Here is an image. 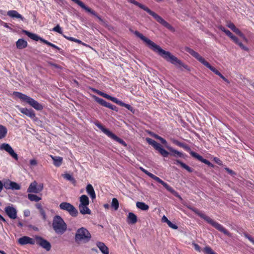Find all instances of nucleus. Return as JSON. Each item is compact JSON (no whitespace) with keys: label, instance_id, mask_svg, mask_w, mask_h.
<instances>
[{"label":"nucleus","instance_id":"obj_24","mask_svg":"<svg viewBox=\"0 0 254 254\" xmlns=\"http://www.w3.org/2000/svg\"><path fill=\"white\" fill-rule=\"evenodd\" d=\"M127 221L128 224H134L137 222V217L133 213L129 212Z\"/></svg>","mask_w":254,"mask_h":254},{"label":"nucleus","instance_id":"obj_42","mask_svg":"<svg viewBox=\"0 0 254 254\" xmlns=\"http://www.w3.org/2000/svg\"><path fill=\"white\" fill-rule=\"evenodd\" d=\"M52 30L53 31L57 32L61 34H63L62 28L60 27L59 25H57L56 26L53 28Z\"/></svg>","mask_w":254,"mask_h":254},{"label":"nucleus","instance_id":"obj_60","mask_svg":"<svg viewBox=\"0 0 254 254\" xmlns=\"http://www.w3.org/2000/svg\"><path fill=\"white\" fill-rule=\"evenodd\" d=\"M162 222H166L168 224V223L169 222V221H170V220H169L168 219V218L165 216H163L162 218Z\"/></svg>","mask_w":254,"mask_h":254},{"label":"nucleus","instance_id":"obj_17","mask_svg":"<svg viewBox=\"0 0 254 254\" xmlns=\"http://www.w3.org/2000/svg\"><path fill=\"white\" fill-rule=\"evenodd\" d=\"M186 51L204 65L205 66L208 63V62L206 61L202 57H201L198 53L194 51L193 50L187 47L186 48Z\"/></svg>","mask_w":254,"mask_h":254},{"label":"nucleus","instance_id":"obj_26","mask_svg":"<svg viewBox=\"0 0 254 254\" xmlns=\"http://www.w3.org/2000/svg\"><path fill=\"white\" fill-rule=\"evenodd\" d=\"M53 160V164L56 167H60L63 162V158L60 156H54L50 155Z\"/></svg>","mask_w":254,"mask_h":254},{"label":"nucleus","instance_id":"obj_46","mask_svg":"<svg viewBox=\"0 0 254 254\" xmlns=\"http://www.w3.org/2000/svg\"><path fill=\"white\" fill-rule=\"evenodd\" d=\"M242 50H244V51H249V48L245 46L242 42H240L238 44H237Z\"/></svg>","mask_w":254,"mask_h":254},{"label":"nucleus","instance_id":"obj_47","mask_svg":"<svg viewBox=\"0 0 254 254\" xmlns=\"http://www.w3.org/2000/svg\"><path fill=\"white\" fill-rule=\"evenodd\" d=\"M39 212L40 213V215L42 216V218L44 220H46L47 219V216L46 215V213L44 209H41L39 211Z\"/></svg>","mask_w":254,"mask_h":254},{"label":"nucleus","instance_id":"obj_20","mask_svg":"<svg viewBox=\"0 0 254 254\" xmlns=\"http://www.w3.org/2000/svg\"><path fill=\"white\" fill-rule=\"evenodd\" d=\"M18 242L21 245L26 244L34 245L35 244V239H33L27 236H23L20 238Z\"/></svg>","mask_w":254,"mask_h":254},{"label":"nucleus","instance_id":"obj_9","mask_svg":"<svg viewBox=\"0 0 254 254\" xmlns=\"http://www.w3.org/2000/svg\"><path fill=\"white\" fill-rule=\"evenodd\" d=\"M95 125L102 130L105 134H106L109 137L114 139V140L118 142L120 144H122L124 146H127V144L122 139L118 137L116 135L108 129L105 128L99 123H96Z\"/></svg>","mask_w":254,"mask_h":254},{"label":"nucleus","instance_id":"obj_45","mask_svg":"<svg viewBox=\"0 0 254 254\" xmlns=\"http://www.w3.org/2000/svg\"><path fill=\"white\" fill-rule=\"evenodd\" d=\"M204 252L206 254H211V253H212L213 251L212 250V249L210 247L206 246L204 249Z\"/></svg>","mask_w":254,"mask_h":254},{"label":"nucleus","instance_id":"obj_21","mask_svg":"<svg viewBox=\"0 0 254 254\" xmlns=\"http://www.w3.org/2000/svg\"><path fill=\"white\" fill-rule=\"evenodd\" d=\"M23 32L28 37L34 41H38L40 40L43 43V41L45 40V39L39 37L37 34L31 33L26 30H23Z\"/></svg>","mask_w":254,"mask_h":254},{"label":"nucleus","instance_id":"obj_7","mask_svg":"<svg viewBox=\"0 0 254 254\" xmlns=\"http://www.w3.org/2000/svg\"><path fill=\"white\" fill-rule=\"evenodd\" d=\"M91 238V235L89 231L84 227H81L76 231L75 235V241L79 244L80 243H87Z\"/></svg>","mask_w":254,"mask_h":254},{"label":"nucleus","instance_id":"obj_58","mask_svg":"<svg viewBox=\"0 0 254 254\" xmlns=\"http://www.w3.org/2000/svg\"><path fill=\"white\" fill-rule=\"evenodd\" d=\"M225 170L228 172V173L229 174H231L232 175H233L235 174V172L233 170L230 169L228 168H226Z\"/></svg>","mask_w":254,"mask_h":254},{"label":"nucleus","instance_id":"obj_51","mask_svg":"<svg viewBox=\"0 0 254 254\" xmlns=\"http://www.w3.org/2000/svg\"><path fill=\"white\" fill-rule=\"evenodd\" d=\"M236 44H238L240 41L239 40V39L235 36V35H233L231 38Z\"/></svg>","mask_w":254,"mask_h":254},{"label":"nucleus","instance_id":"obj_59","mask_svg":"<svg viewBox=\"0 0 254 254\" xmlns=\"http://www.w3.org/2000/svg\"><path fill=\"white\" fill-rule=\"evenodd\" d=\"M225 33L230 38L234 35L229 30H227Z\"/></svg>","mask_w":254,"mask_h":254},{"label":"nucleus","instance_id":"obj_61","mask_svg":"<svg viewBox=\"0 0 254 254\" xmlns=\"http://www.w3.org/2000/svg\"><path fill=\"white\" fill-rule=\"evenodd\" d=\"M36 207L39 210V211H40L41 209H43V207H42V206L40 203L36 204Z\"/></svg>","mask_w":254,"mask_h":254},{"label":"nucleus","instance_id":"obj_11","mask_svg":"<svg viewBox=\"0 0 254 254\" xmlns=\"http://www.w3.org/2000/svg\"><path fill=\"white\" fill-rule=\"evenodd\" d=\"M146 140L150 145H151L163 157H167L168 156L169 153L163 149L159 143L150 138H146Z\"/></svg>","mask_w":254,"mask_h":254},{"label":"nucleus","instance_id":"obj_53","mask_svg":"<svg viewBox=\"0 0 254 254\" xmlns=\"http://www.w3.org/2000/svg\"><path fill=\"white\" fill-rule=\"evenodd\" d=\"M193 245L194 246V249L196 251L199 252H200L201 251V248L198 245H197L196 244H193Z\"/></svg>","mask_w":254,"mask_h":254},{"label":"nucleus","instance_id":"obj_33","mask_svg":"<svg viewBox=\"0 0 254 254\" xmlns=\"http://www.w3.org/2000/svg\"><path fill=\"white\" fill-rule=\"evenodd\" d=\"M7 132V128L3 126L0 125V139L4 138Z\"/></svg>","mask_w":254,"mask_h":254},{"label":"nucleus","instance_id":"obj_5","mask_svg":"<svg viewBox=\"0 0 254 254\" xmlns=\"http://www.w3.org/2000/svg\"><path fill=\"white\" fill-rule=\"evenodd\" d=\"M173 143H175L176 145L183 148L185 150L188 151L193 157L197 159L199 161L207 165L209 167H214V165L210 162H209L208 160L205 159L203 158V157L201 156H200L197 153L192 151L189 146L183 143L179 142L177 140H174Z\"/></svg>","mask_w":254,"mask_h":254},{"label":"nucleus","instance_id":"obj_50","mask_svg":"<svg viewBox=\"0 0 254 254\" xmlns=\"http://www.w3.org/2000/svg\"><path fill=\"white\" fill-rule=\"evenodd\" d=\"M227 26L230 28L232 31L236 27L234 24L231 22H229L227 23Z\"/></svg>","mask_w":254,"mask_h":254},{"label":"nucleus","instance_id":"obj_35","mask_svg":"<svg viewBox=\"0 0 254 254\" xmlns=\"http://www.w3.org/2000/svg\"><path fill=\"white\" fill-rule=\"evenodd\" d=\"M111 207L114 210L117 211L119 207V203L116 198H113L111 202Z\"/></svg>","mask_w":254,"mask_h":254},{"label":"nucleus","instance_id":"obj_31","mask_svg":"<svg viewBox=\"0 0 254 254\" xmlns=\"http://www.w3.org/2000/svg\"><path fill=\"white\" fill-rule=\"evenodd\" d=\"M167 148L171 152V153L170 154L171 155H172L173 156H179L180 157H183V154L182 152H180L177 150H175L173 149L171 147H167Z\"/></svg>","mask_w":254,"mask_h":254},{"label":"nucleus","instance_id":"obj_52","mask_svg":"<svg viewBox=\"0 0 254 254\" xmlns=\"http://www.w3.org/2000/svg\"><path fill=\"white\" fill-rule=\"evenodd\" d=\"M158 140H160L163 144L165 145L166 146V147H167L166 146L167 142L165 139L160 136Z\"/></svg>","mask_w":254,"mask_h":254},{"label":"nucleus","instance_id":"obj_49","mask_svg":"<svg viewBox=\"0 0 254 254\" xmlns=\"http://www.w3.org/2000/svg\"><path fill=\"white\" fill-rule=\"evenodd\" d=\"M168 225L171 228L173 229H175V230H176L178 229V226L175 224H173V223H172L170 221H169V222L168 223Z\"/></svg>","mask_w":254,"mask_h":254},{"label":"nucleus","instance_id":"obj_14","mask_svg":"<svg viewBox=\"0 0 254 254\" xmlns=\"http://www.w3.org/2000/svg\"><path fill=\"white\" fill-rule=\"evenodd\" d=\"M0 150L5 151L15 160H18V157L17 154L14 152L9 144L6 143H2L0 145Z\"/></svg>","mask_w":254,"mask_h":254},{"label":"nucleus","instance_id":"obj_39","mask_svg":"<svg viewBox=\"0 0 254 254\" xmlns=\"http://www.w3.org/2000/svg\"><path fill=\"white\" fill-rule=\"evenodd\" d=\"M94 98L95 100L97 102H98L99 104H100L102 106L105 107V106L106 105V103L107 102L105 100H104V99H103L102 98H99L98 97H96V96H94Z\"/></svg>","mask_w":254,"mask_h":254},{"label":"nucleus","instance_id":"obj_2","mask_svg":"<svg viewBox=\"0 0 254 254\" xmlns=\"http://www.w3.org/2000/svg\"><path fill=\"white\" fill-rule=\"evenodd\" d=\"M127 0L129 2L138 6L140 8L146 11L150 15H151L158 22L162 24L163 26H164L169 30L172 31H174L175 30L174 28L169 23L166 21L164 19H163L161 16L157 14L155 12L151 11L150 9H149L144 5L138 2V1L135 0Z\"/></svg>","mask_w":254,"mask_h":254},{"label":"nucleus","instance_id":"obj_4","mask_svg":"<svg viewBox=\"0 0 254 254\" xmlns=\"http://www.w3.org/2000/svg\"><path fill=\"white\" fill-rule=\"evenodd\" d=\"M13 95L20 99L21 101L29 104L31 106L38 111H41L43 109V106L41 104L26 95L19 92H14Z\"/></svg>","mask_w":254,"mask_h":254},{"label":"nucleus","instance_id":"obj_13","mask_svg":"<svg viewBox=\"0 0 254 254\" xmlns=\"http://www.w3.org/2000/svg\"><path fill=\"white\" fill-rule=\"evenodd\" d=\"M43 184H38L36 181L31 183L27 189V192L29 193H38L43 190Z\"/></svg>","mask_w":254,"mask_h":254},{"label":"nucleus","instance_id":"obj_43","mask_svg":"<svg viewBox=\"0 0 254 254\" xmlns=\"http://www.w3.org/2000/svg\"><path fill=\"white\" fill-rule=\"evenodd\" d=\"M11 182H12L9 180H7L5 182H4V183L3 184V187H4L7 190H10V183Z\"/></svg>","mask_w":254,"mask_h":254},{"label":"nucleus","instance_id":"obj_56","mask_svg":"<svg viewBox=\"0 0 254 254\" xmlns=\"http://www.w3.org/2000/svg\"><path fill=\"white\" fill-rule=\"evenodd\" d=\"M93 91H95L96 93H97L98 95H100V96H104V94L105 93L102 92V91H100L99 90H98L97 89H93Z\"/></svg>","mask_w":254,"mask_h":254},{"label":"nucleus","instance_id":"obj_16","mask_svg":"<svg viewBox=\"0 0 254 254\" xmlns=\"http://www.w3.org/2000/svg\"><path fill=\"white\" fill-rule=\"evenodd\" d=\"M186 51L204 65L205 66L208 63V62L206 61L202 57H201L198 53L194 51L193 50L187 47L186 48Z\"/></svg>","mask_w":254,"mask_h":254},{"label":"nucleus","instance_id":"obj_27","mask_svg":"<svg viewBox=\"0 0 254 254\" xmlns=\"http://www.w3.org/2000/svg\"><path fill=\"white\" fill-rule=\"evenodd\" d=\"M174 163L177 165H180L183 168L186 169L188 172L190 173L193 172V169L191 168L179 160H176Z\"/></svg>","mask_w":254,"mask_h":254},{"label":"nucleus","instance_id":"obj_32","mask_svg":"<svg viewBox=\"0 0 254 254\" xmlns=\"http://www.w3.org/2000/svg\"><path fill=\"white\" fill-rule=\"evenodd\" d=\"M136 207L142 210H147L149 209V206L142 202H137L136 203Z\"/></svg>","mask_w":254,"mask_h":254},{"label":"nucleus","instance_id":"obj_34","mask_svg":"<svg viewBox=\"0 0 254 254\" xmlns=\"http://www.w3.org/2000/svg\"><path fill=\"white\" fill-rule=\"evenodd\" d=\"M28 199L31 201L38 202L41 199V198L36 194L29 193L28 194Z\"/></svg>","mask_w":254,"mask_h":254},{"label":"nucleus","instance_id":"obj_36","mask_svg":"<svg viewBox=\"0 0 254 254\" xmlns=\"http://www.w3.org/2000/svg\"><path fill=\"white\" fill-rule=\"evenodd\" d=\"M117 104L120 105L121 106L124 107L126 108L128 110H129L131 112H132L133 110V108L130 105L126 104V103H124L123 102H122V101H120L119 100L118 101Z\"/></svg>","mask_w":254,"mask_h":254},{"label":"nucleus","instance_id":"obj_55","mask_svg":"<svg viewBox=\"0 0 254 254\" xmlns=\"http://www.w3.org/2000/svg\"><path fill=\"white\" fill-rule=\"evenodd\" d=\"M30 164L32 166H36L37 164V161L35 159H31L30 160Z\"/></svg>","mask_w":254,"mask_h":254},{"label":"nucleus","instance_id":"obj_40","mask_svg":"<svg viewBox=\"0 0 254 254\" xmlns=\"http://www.w3.org/2000/svg\"><path fill=\"white\" fill-rule=\"evenodd\" d=\"M103 97H104L106 99H109L116 104H117L118 101L119 100L117 98L114 97H112L110 95H109L107 94H106V93L104 94Z\"/></svg>","mask_w":254,"mask_h":254},{"label":"nucleus","instance_id":"obj_62","mask_svg":"<svg viewBox=\"0 0 254 254\" xmlns=\"http://www.w3.org/2000/svg\"><path fill=\"white\" fill-rule=\"evenodd\" d=\"M1 24L5 28H8V29H11V28L8 25L7 23H5V22H1Z\"/></svg>","mask_w":254,"mask_h":254},{"label":"nucleus","instance_id":"obj_23","mask_svg":"<svg viewBox=\"0 0 254 254\" xmlns=\"http://www.w3.org/2000/svg\"><path fill=\"white\" fill-rule=\"evenodd\" d=\"M87 193L90 195L92 199L96 198V194L91 184H88L86 187Z\"/></svg>","mask_w":254,"mask_h":254},{"label":"nucleus","instance_id":"obj_19","mask_svg":"<svg viewBox=\"0 0 254 254\" xmlns=\"http://www.w3.org/2000/svg\"><path fill=\"white\" fill-rule=\"evenodd\" d=\"M19 111L22 114L25 115L32 119L35 118V114L33 110L31 109H27L26 108L17 107Z\"/></svg>","mask_w":254,"mask_h":254},{"label":"nucleus","instance_id":"obj_38","mask_svg":"<svg viewBox=\"0 0 254 254\" xmlns=\"http://www.w3.org/2000/svg\"><path fill=\"white\" fill-rule=\"evenodd\" d=\"M206 67H207V68H208L210 70H211L212 71H213V72H214L216 74H217V75L220 74V72L218 70H217L216 68H215L214 67H213L212 66H211L209 64V63H208L206 65H205Z\"/></svg>","mask_w":254,"mask_h":254},{"label":"nucleus","instance_id":"obj_37","mask_svg":"<svg viewBox=\"0 0 254 254\" xmlns=\"http://www.w3.org/2000/svg\"><path fill=\"white\" fill-rule=\"evenodd\" d=\"M10 189L12 190H19L20 189V186L16 183L12 182L10 183Z\"/></svg>","mask_w":254,"mask_h":254},{"label":"nucleus","instance_id":"obj_1","mask_svg":"<svg viewBox=\"0 0 254 254\" xmlns=\"http://www.w3.org/2000/svg\"><path fill=\"white\" fill-rule=\"evenodd\" d=\"M133 33L145 42L150 49L154 52L158 53L167 62H169L175 65L183 66L186 69L188 68V66L187 65L184 64L181 60H179L177 57L171 54L170 52L164 50L159 46L144 36L138 31H135L133 32Z\"/></svg>","mask_w":254,"mask_h":254},{"label":"nucleus","instance_id":"obj_15","mask_svg":"<svg viewBox=\"0 0 254 254\" xmlns=\"http://www.w3.org/2000/svg\"><path fill=\"white\" fill-rule=\"evenodd\" d=\"M74 2L76 3L77 4H78L79 6H80L82 8H83V9L86 10L87 12H88L91 13V14L93 15L94 16H96L100 21H102V18L100 16H99L94 10H92L91 8L87 6L81 0H75Z\"/></svg>","mask_w":254,"mask_h":254},{"label":"nucleus","instance_id":"obj_41","mask_svg":"<svg viewBox=\"0 0 254 254\" xmlns=\"http://www.w3.org/2000/svg\"><path fill=\"white\" fill-rule=\"evenodd\" d=\"M43 43L49 46L52 47L53 48H55L56 49H57L58 50H60V48L57 46L56 45L53 44L52 43H50V42L48 41L47 40H45V41H43Z\"/></svg>","mask_w":254,"mask_h":254},{"label":"nucleus","instance_id":"obj_25","mask_svg":"<svg viewBox=\"0 0 254 254\" xmlns=\"http://www.w3.org/2000/svg\"><path fill=\"white\" fill-rule=\"evenodd\" d=\"M97 246L103 254H109V249L107 246L102 242H98Z\"/></svg>","mask_w":254,"mask_h":254},{"label":"nucleus","instance_id":"obj_64","mask_svg":"<svg viewBox=\"0 0 254 254\" xmlns=\"http://www.w3.org/2000/svg\"><path fill=\"white\" fill-rule=\"evenodd\" d=\"M30 211L29 210H26L24 211V215L26 217L29 216Z\"/></svg>","mask_w":254,"mask_h":254},{"label":"nucleus","instance_id":"obj_12","mask_svg":"<svg viewBox=\"0 0 254 254\" xmlns=\"http://www.w3.org/2000/svg\"><path fill=\"white\" fill-rule=\"evenodd\" d=\"M35 243L45 249L47 251H49L51 250V245L50 243L46 240L38 236H35Z\"/></svg>","mask_w":254,"mask_h":254},{"label":"nucleus","instance_id":"obj_10","mask_svg":"<svg viewBox=\"0 0 254 254\" xmlns=\"http://www.w3.org/2000/svg\"><path fill=\"white\" fill-rule=\"evenodd\" d=\"M59 207L61 210L67 211L72 217H76L78 214V210L75 207L68 202H62Z\"/></svg>","mask_w":254,"mask_h":254},{"label":"nucleus","instance_id":"obj_44","mask_svg":"<svg viewBox=\"0 0 254 254\" xmlns=\"http://www.w3.org/2000/svg\"><path fill=\"white\" fill-rule=\"evenodd\" d=\"M204 252L206 254H211V253H212L213 251L212 250V249L210 247L206 246L204 249Z\"/></svg>","mask_w":254,"mask_h":254},{"label":"nucleus","instance_id":"obj_54","mask_svg":"<svg viewBox=\"0 0 254 254\" xmlns=\"http://www.w3.org/2000/svg\"><path fill=\"white\" fill-rule=\"evenodd\" d=\"M246 237L254 245V239L251 236L246 235Z\"/></svg>","mask_w":254,"mask_h":254},{"label":"nucleus","instance_id":"obj_63","mask_svg":"<svg viewBox=\"0 0 254 254\" xmlns=\"http://www.w3.org/2000/svg\"><path fill=\"white\" fill-rule=\"evenodd\" d=\"M214 160L215 161V162L216 163H217L218 164H219V165L221 164V161H220V160L219 158H218L217 157H215L214 158Z\"/></svg>","mask_w":254,"mask_h":254},{"label":"nucleus","instance_id":"obj_6","mask_svg":"<svg viewBox=\"0 0 254 254\" xmlns=\"http://www.w3.org/2000/svg\"><path fill=\"white\" fill-rule=\"evenodd\" d=\"M52 226L55 232L58 234H63L67 229L66 223L63 219L59 215H56L54 217Z\"/></svg>","mask_w":254,"mask_h":254},{"label":"nucleus","instance_id":"obj_57","mask_svg":"<svg viewBox=\"0 0 254 254\" xmlns=\"http://www.w3.org/2000/svg\"><path fill=\"white\" fill-rule=\"evenodd\" d=\"M63 36H64L65 38H66V39H67V40H69V41H73V42H74V40H75V38H73V37L66 36H65V35H63Z\"/></svg>","mask_w":254,"mask_h":254},{"label":"nucleus","instance_id":"obj_28","mask_svg":"<svg viewBox=\"0 0 254 254\" xmlns=\"http://www.w3.org/2000/svg\"><path fill=\"white\" fill-rule=\"evenodd\" d=\"M80 212L83 215L90 214L91 211L88 207V205H79Z\"/></svg>","mask_w":254,"mask_h":254},{"label":"nucleus","instance_id":"obj_22","mask_svg":"<svg viewBox=\"0 0 254 254\" xmlns=\"http://www.w3.org/2000/svg\"><path fill=\"white\" fill-rule=\"evenodd\" d=\"M7 14L10 17L19 18L22 21L24 19V18L16 10H9L7 11Z\"/></svg>","mask_w":254,"mask_h":254},{"label":"nucleus","instance_id":"obj_8","mask_svg":"<svg viewBox=\"0 0 254 254\" xmlns=\"http://www.w3.org/2000/svg\"><path fill=\"white\" fill-rule=\"evenodd\" d=\"M140 169L142 172L144 173L148 176H149L152 179L154 180L158 183L161 184L167 190L174 194L176 196L180 198H181V196L178 193V192H177L171 187H170L169 185H168L167 183H166L161 179H160L159 177L149 172L142 167H140Z\"/></svg>","mask_w":254,"mask_h":254},{"label":"nucleus","instance_id":"obj_48","mask_svg":"<svg viewBox=\"0 0 254 254\" xmlns=\"http://www.w3.org/2000/svg\"><path fill=\"white\" fill-rule=\"evenodd\" d=\"M64 178H65V179L68 180V181H73L74 179H73V178L72 177V176L69 174H65L64 175Z\"/></svg>","mask_w":254,"mask_h":254},{"label":"nucleus","instance_id":"obj_30","mask_svg":"<svg viewBox=\"0 0 254 254\" xmlns=\"http://www.w3.org/2000/svg\"><path fill=\"white\" fill-rule=\"evenodd\" d=\"M79 205H88L89 203V198L86 195H82L79 199Z\"/></svg>","mask_w":254,"mask_h":254},{"label":"nucleus","instance_id":"obj_29","mask_svg":"<svg viewBox=\"0 0 254 254\" xmlns=\"http://www.w3.org/2000/svg\"><path fill=\"white\" fill-rule=\"evenodd\" d=\"M16 47L19 49L25 48L27 46V42L23 39H19L16 43Z\"/></svg>","mask_w":254,"mask_h":254},{"label":"nucleus","instance_id":"obj_3","mask_svg":"<svg viewBox=\"0 0 254 254\" xmlns=\"http://www.w3.org/2000/svg\"><path fill=\"white\" fill-rule=\"evenodd\" d=\"M195 213L200 216L201 218L205 220L207 223L211 225L213 227H214L217 230L220 232L224 233L225 235L231 237L232 234L226 229H225L221 224L218 223L216 221L213 220L211 218L206 215L205 214L199 212L197 210L195 211Z\"/></svg>","mask_w":254,"mask_h":254},{"label":"nucleus","instance_id":"obj_18","mask_svg":"<svg viewBox=\"0 0 254 254\" xmlns=\"http://www.w3.org/2000/svg\"><path fill=\"white\" fill-rule=\"evenodd\" d=\"M4 211L9 218L15 219L17 218V210L12 206H7L5 207Z\"/></svg>","mask_w":254,"mask_h":254}]
</instances>
